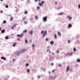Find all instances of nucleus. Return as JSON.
I'll return each mask as SVG.
<instances>
[{
    "label": "nucleus",
    "instance_id": "obj_1",
    "mask_svg": "<svg viewBox=\"0 0 80 80\" xmlns=\"http://www.w3.org/2000/svg\"><path fill=\"white\" fill-rule=\"evenodd\" d=\"M43 33V37H44L45 36V35H47V31H45L44 32L43 31H42L41 32V34H42Z\"/></svg>",
    "mask_w": 80,
    "mask_h": 80
},
{
    "label": "nucleus",
    "instance_id": "obj_2",
    "mask_svg": "<svg viewBox=\"0 0 80 80\" xmlns=\"http://www.w3.org/2000/svg\"><path fill=\"white\" fill-rule=\"evenodd\" d=\"M20 51H17L15 53L16 56H18L20 55Z\"/></svg>",
    "mask_w": 80,
    "mask_h": 80
},
{
    "label": "nucleus",
    "instance_id": "obj_3",
    "mask_svg": "<svg viewBox=\"0 0 80 80\" xmlns=\"http://www.w3.org/2000/svg\"><path fill=\"white\" fill-rule=\"evenodd\" d=\"M47 16L44 17L43 18V21L45 22H46L47 21Z\"/></svg>",
    "mask_w": 80,
    "mask_h": 80
},
{
    "label": "nucleus",
    "instance_id": "obj_4",
    "mask_svg": "<svg viewBox=\"0 0 80 80\" xmlns=\"http://www.w3.org/2000/svg\"><path fill=\"white\" fill-rule=\"evenodd\" d=\"M44 3H45V1H42L41 3H39V5L40 6H42V5H43V4Z\"/></svg>",
    "mask_w": 80,
    "mask_h": 80
},
{
    "label": "nucleus",
    "instance_id": "obj_5",
    "mask_svg": "<svg viewBox=\"0 0 80 80\" xmlns=\"http://www.w3.org/2000/svg\"><path fill=\"white\" fill-rule=\"evenodd\" d=\"M73 54V52H72L71 53H69L68 52L66 54V55H72Z\"/></svg>",
    "mask_w": 80,
    "mask_h": 80
},
{
    "label": "nucleus",
    "instance_id": "obj_6",
    "mask_svg": "<svg viewBox=\"0 0 80 80\" xmlns=\"http://www.w3.org/2000/svg\"><path fill=\"white\" fill-rule=\"evenodd\" d=\"M67 18H68L69 20H71L72 18V17L68 16H67Z\"/></svg>",
    "mask_w": 80,
    "mask_h": 80
},
{
    "label": "nucleus",
    "instance_id": "obj_7",
    "mask_svg": "<svg viewBox=\"0 0 80 80\" xmlns=\"http://www.w3.org/2000/svg\"><path fill=\"white\" fill-rule=\"evenodd\" d=\"M69 67H70L69 66H68L67 67L66 71L67 72H68V70H69Z\"/></svg>",
    "mask_w": 80,
    "mask_h": 80
},
{
    "label": "nucleus",
    "instance_id": "obj_8",
    "mask_svg": "<svg viewBox=\"0 0 80 80\" xmlns=\"http://www.w3.org/2000/svg\"><path fill=\"white\" fill-rule=\"evenodd\" d=\"M17 43L16 42H15L14 43L13 45V47H15V45H16V44H17Z\"/></svg>",
    "mask_w": 80,
    "mask_h": 80
},
{
    "label": "nucleus",
    "instance_id": "obj_9",
    "mask_svg": "<svg viewBox=\"0 0 80 80\" xmlns=\"http://www.w3.org/2000/svg\"><path fill=\"white\" fill-rule=\"evenodd\" d=\"M5 30L4 29L1 30V33H5Z\"/></svg>",
    "mask_w": 80,
    "mask_h": 80
},
{
    "label": "nucleus",
    "instance_id": "obj_10",
    "mask_svg": "<svg viewBox=\"0 0 80 80\" xmlns=\"http://www.w3.org/2000/svg\"><path fill=\"white\" fill-rule=\"evenodd\" d=\"M1 59H2V60H6L5 58H4L3 57H1Z\"/></svg>",
    "mask_w": 80,
    "mask_h": 80
},
{
    "label": "nucleus",
    "instance_id": "obj_11",
    "mask_svg": "<svg viewBox=\"0 0 80 80\" xmlns=\"http://www.w3.org/2000/svg\"><path fill=\"white\" fill-rule=\"evenodd\" d=\"M50 44L51 45H53L54 43V42L53 41H51L50 42Z\"/></svg>",
    "mask_w": 80,
    "mask_h": 80
},
{
    "label": "nucleus",
    "instance_id": "obj_12",
    "mask_svg": "<svg viewBox=\"0 0 80 80\" xmlns=\"http://www.w3.org/2000/svg\"><path fill=\"white\" fill-rule=\"evenodd\" d=\"M72 27V24H69L68 25V27L69 28H70V27Z\"/></svg>",
    "mask_w": 80,
    "mask_h": 80
},
{
    "label": "nucleus",
    "instance_id": "obj_13",
    "mask_svg": "<svg viewBox=\"0 0 80 80\" xmlns=\"http://www.w3.org/2000/svg\"><path fill=\"white\" fill-rule=\"evenodd\" d=\"M5 39H6V40H7V39H8V36H6L5 37Z\"/></svg>",
    "mask_w": 80,
    "mask_h": 80
},
{
    "label": "nucleus",
    "instance_id": "obj_14",
    "mask_svg": "<svg viewBox=\"0 0 80 80\" xmlns=\"http://www.w3.org/2000/svg\"><path fill=\"white\" fill-rule=\"evenodd\" d=\"M13 18L11 17L10 19V20H11V21H12L13 20Z\"/></svg>",
    "mask_w": 80,
    "mask_h": 80
},
{
    "label": "nucleus",
    "instance_id": "obj_15",
    "mask_svg": "<svg viewBox=\"0 0 80 80\" xmlns=\"http://www.w3.org/2000/svg\"><path fill=\"white\" fill-rule=\"evenodd\" d=\"M77 62H80V59H78L77 60Z\"/></svg>",
    "mask_w": 80,
    "mask_h": 80
},
{
    "label": "nucleus",
    "instance_id": "obj_16",
    "mask_svg": "<svg viewBox=\"0 0 80 80\" xmlns=\"http://www.w3.org/2000/svg\"><path fill=\"white\" fill-rule=\"evenodd\" d=\"M63 13L62 12L60 13H59L58 15H63Z\"/></svg>",
    "mask_w": 80,
    "mask_h": 80
},
{
    "label": "nucleus",
    "instance_id": "obj_17",
    "mask_svg": "<svg viewBox=\"0 0 80 80\" xmlns=\"http://www.w3.org/2000/svg\"><path fill=\"white\" fill-rule=\"evenodd\" d=\"M27 32V30H24L23 31V32L24 33H26Z\"/></svg>",
    "mask_w": 80,
    "mask_h": 80
},
{
    "label": "nucleus",
    "instance_id": "obj_18",
    "mask_svg": "<svg viewBox=\"0 0 80 80\" xmlns=\"http://www.w3.org/2000/svg\"><path fill=\"white\" fill-rule=\"evenodd\" d=\"M54 36L55 39H56V38H57V34H55L54 35Z\"/></svg>",
    "mask_w": 80,
    "mask_h": 80
},
{
    "label": "nucleus",
    "instance_id": "obj_19",
    "mask_svg": "<svg viewBox=\"0 0 80 80\" xmlns=\"http://www.w3.org/2000/svg\"><path fill=\"white\" fill-rule=\"evenodd\" d=\"M26 19V17H24L22 18L23 20H25Z\"/></svg>",
    "mask_w": 80,
    "mask_h": 80
},
{
    "label": "nucleus",
    "instance_id": "obj_20",
    "mask_svg": "<svg viewBox=\"0 0 80 80\" xmlns=\"http://www.w3.org/2000/svg\"><path fill=\"white\" fill-rule=\"evenodd\" d=\"M25 42L26 43H28V41L27 39L25 40Z\"/></svg>",
    "mask_w": 80,
    "mask_h": 80
},
{
    "label": "nucleus",
    "instance_id": "obj_21",
    "mask_svg": "<svg viewBox=\"0 0 80 80\" xmlns=\"http://www.w3.org/2000/svg\"><path fill=\"white\" fill-rule=\"evenodd\" d=\"M3 23H6L7 22V21H6L5 20H4L3 21Z\"/></svg>",
    "mask_w": 80,
    "mask_h": 80
},
{
    "label": "nucleus",
    "instance_id": "obj_22",
    "mask_svg": "<svg viewBox=\"0 0 80 80\" xmlns=\"http://www.w3.org/2000/svg\"><path fill=\"white\" fill-rule=\"evenodd\" d=\"M28 13V12H27V11H25V12H24V13H25V14H27Z\"/></svg>",
    "mask_w": 80,
    "mask_h": 80
},
{
    "label": "nucleus",
    "instance_id": "obj_23",
    "mask_svg": "<svg viewBox=\"0 0 80 80\" xmlns=\"http://www.w3.org/2000/svg\"><path fill=\"white\" fill-rule=\"evenodd\" d=\"M32 33H33V31H31L30 32V33L31 35H32Z\"/></svg>",
    "mask_w": 80,
    "mask_h": 80
},
{
    "label": "nucleus",
    "instance_id": "obj_24",
    "mask_svg": "<svg viewBox=\"0 0 80 80\" xmlns=\"http://www.w3.org/2000/svg\"><path fill=\"white\" fill-rule=\"evenodd\" d=\"M35 18H36V19H38V16H35Z\"/></svg>",
    "mask_w": 80,
    "mask_h": 80
},
{
    "label": "nucleus",
    "instance_id": "obj_25",
    "mask_svg": "<svg viewBox=\"0 0 80 80\" xmlns=\"http://www.w3.org/2000/svg\"><path fill=\"white\" fill-rule=\"evenodd\" d=\"M58 35L60 36V32H58Z\"/></svg>",
    "mask_w": 80,
    "mask_h": 80
},
{
    "label": "nucleus",
    "instance_id": "obj_26",
    "mask_svg": "<svg viewBox=\"0 0 80 80\" xmlns=\"http://www.w3.org/2000/svg\"><path fill=\"white\" fill-rule=\"evenodd\" d=\"M12 60H13V62H15V60H16V59H15L14 58L12 59Z\"/></svg>",
    "mask_w": 80,
    "mask_h": 80
},
{
    "label": "nucleus",
    "instance_id": "obj_27",
    "mask_svg": "<svg viewBox=\"0 0 80 80\" xmlns=\"http://www.w3.org/2000/svg\"><path fill=\"white\" fill-rule=\"evenodd\" d=\"M23 35V33H22V34L20 35V37H22Z\"/></svg>",
    "mask_w": 80,
    "mask_h": 80
},
{
    "label": "nucleus",
    "instance_id": "obj_28",
    "mask_svg": "<svg viewBox=\"0 0 80 80\" xmlns=\"http://www.w3.org/2000/svg\"><path fill=\"white\" fill-rule=\"evenodd\" d=\"M5 7H6V8H8V5H6V6H5Z\"/></svg>",
    "mask_w": 80,
    "mask_h": 80
},
{
    "label": "nucleus",
    "instance_id": "obj_29",
    "mask_svg": "<svg viewBox=\"0 0 80 80\" xmlns=\"http://www.w3.org/2000/svg\"><path fill=\"white\" fill-rule=\"evenodd\" d=\"M27 72L28 73V72H30V69H28L27 71Z\"/></svg>",
    "mask_w": 80,
    "mask_h": 80
},
{
    "label": "nucleus",
    "instance_id": "obj_30",
    "mask_svg": "<svg viewBox=\"0 0 80 80\" xmlns=\"http://www.w3.org/2000/svg\"><path fill=\"white\" fill-rule=\"evenodd\" d=\"M32 47V48H34L35 46L34 44H33Z\"/></svg>",
    "mask_w": 80,
    "mask_h": 80
},
{
    "label": "nucleus",
    "instance_id": "obj_31",
    "mask_svg": "<svg viewBox=\"0 0 80 80\" xmlns=\"http://www.w3.org/2000/svg\"><path fill=\"white\" fill-rule=\"evenodd\" d=\"M17 25V24H15V25H13V27H15Z\"/></svg>",
    "mask_w": 80,
    "mask_h": 80
},
{
    "label": "nucleus",
    "instance_id": "obj_32",
    "mask_svg": "<svg viewBox=\"0 0 80 80\" xmlns=\"http://www.w3.org/2000/svg\"><path fill=\"white\" fill-rule=\"evenodd\" d=\"M48 38H46V41H48Z\"/></svg>",
    "mask_w": 80,
    "mask_h": 80
},
{
    "label": "nucleus",
    "instance_id": "obj_33",
    "mask_svg": "<svg viewBox=\"0 0 80 80\" xmlns=\"http://www.w3.org/2000/svg\"><path fill=\"white\" fill-rule=\"evenodd\" d=\"M17 36L18 37L20 36V35L19 34H18V35H17Z\"/></svg>",
    "mask_w": 80,
    "mask_h": 80
},
{
    "label": "nucleus",
    "instance_id": "obj_34",
    "mask_svg": "<svg viewBox=\"0 0 80 80\" xmlns=\"http://www.w3.org/2000/svg\"><path fill=\"white\" fill-rule=\"evenodd\" d=\"M25 24H27V21H25L24 22Z\"/></svg>",
    "mask_w": 80,
    "mask_h": 80
},
{
    "label": "nucleus",
    "instance_id": "obj_35",
    "mask_svg": "<svg viewBox=\"0 0 80 80\" xmlns=\"http://www.w3.org/2000/svg\"><path fill=\"white\" fill-rule=\"evenodd\" d=\"M73 50H74V51H76V50L75 48H73Z\"/></svg>",
    "mask_w": 80,
    "mask_h": 80
},
{
    "label": "nucleus",
    "instance_id": "obj_36",
    "mask_svg": "<svg viewBox=\"0 0 80 80\" xmlns=\"http://www.w3.org/2000/svg\"><path fill=\"white\" fill-rule=\"evenodd\" d=\"M33 18H31L30 19V20H33Z\"/></svg>",
    "mask_w": 80,
    "mask_h": 80
},
{
    "label": "nucleus",
    "instance_id": "obj_37",
    "mask_svg": "<svg viewBox=\"0 0 80 80\" xmlns=\"http://www.w3.org/2000/svg\"><path fill=\"white\" fill-rule=\"evenodd\" d=\"M51 65H52V66H53V63H52Z\"/></svg>",
    "mask_w": 80,
    "mask_h": 80
},
{
    "label": "nucleus",
    "instance_id": "obj_38",
    "mask_svg": "<svg viewBox=\"0 0 80 80\" xmlns=\"http://www.w3.org/2000/svg\"><path fill=\"white\" fill-rule=\"evenodd\" d=\"M55 72V70H53L52 71V73H54V72Z\"/></svg>",
    "mask_w": 80,
    "mask_h": 80
},
{
    "label": "nucleus",
    "instance_id": "obj_39",
    "mask_svg": "<svg viewBox=\"0 0 80 80\" xmlns=\"http://www.w3.org/2000/svg\"><path fill=\"white\" fill-rule=\"evenodd\" d=\"M78 8H80V5H78Z\"/></svg>",
    "mask_w": 80,
    "mask_h": 80
},
{
    "label": "nucleus",
    "instance_id": "obj_40",
    "mask_svg": "<svg viewBox=\"0 0 80 80\" xmlns=\"http://www.w3.org/2000/svg\"><path fill=\"white\" fill-rule=\"evenodd\" d=\"M37 8H38V9H40V8L39 7H37Z\"/></svg>",
    "mask_w": 80,
    "mask_h": 80
},
{
    "label": "nucleus",
    "instance_id": "obj_41",
    "mask_svg": "<svg viewBox=\"0 0 80 80\" xmlns=\"http://www.w3.org/2000/svg\"><path fill=\"white\" fill-rule=\"evenodd\" d=\"M57 53H59V51L58 50L57 52Z\"/></svg>",
    "mask_w": 80,
    "mask_h": 80
},
{
    "label": "nucleus",
    "instance_id": "obj_42",
    "mask_svg": "<svg viewBox=\"0 0 80 80\" xmlns=\"http://www.w3.org/2000/svg\"><path fill=\"white\" fill-rule=\"evenodd\" d=\"M59 67H61L62 66V65H61V64H59Z\"/></svg>",
    "mask_w": 80,
    "mask_h": 80
},
{
    "label": "nucleus",
    "instance_id": "obj_43",
    "mask_svg": "<svg viewBox=\"0 0 80 80\" xmlns=\"http://www.w3.org/2000/svg\"><path fill=\"white\" fill-rule=\"evenodd\" d=\"M38 78H40V76H38Z\"/></svg>",
    "mask_w": 80,
    "mask_h": 80
},
{
    "label": "nucleus",
    "instance_id": "obj_44",
    "mask_svg": "<svg viewBox=\"0 0 80 80\" xmlns=\"http://www.w3.org/2000/svg\"><path fill=\"white\" fill-rule=\"evenodd\" d=\"M68 42L69 43H70V41L69 40H68Z\"/></svg>",
    "mask_w": 80,
    "mask_h": 80
},
{
    "label": "nucleus",
    "instance_id": "obj_45",
    "mask_svg": "<svg viewBox=\"0 0 80 80\" xmlns=\"http://www.w3.org/2000/svg\"><path fill=\"white\" fill-rule=\"evenodd\" d=\"M13 26L12 27V30H13Z\"/></svg>",
    "mask_w": 80,
    "mask_h": 80
},
{
    "label": "nucleus",
    "instance_id": "obj_46",
    "mask_svg": "<svg viewBox=\"0 0 80 80\" xmlns=\"http://www.w3.org/2000/svg\"><path fill=\"white\" fill-rule=\"evenodd\" d=\"M29 2H30V0H28V3H29Z\"/></svg>",
    "mask_w": 80,
    "mask_h": 80
},
{
    "label": "nucleus",
    "instance_id": "obj_47",
    "mask_svg": "<svg viewBox=\"0 0 80 80\" xmlns=\"http://www.w3.org/2000/svg\"><path fill=\"white\" fill-rule=\"evenodd\" d=\"M55 3L56 5H57V2H56Z\"/></svg>",
    "mask_w": 80,
    "mask_h": 80
},
{
    "label": "nucleus",
    "instance_id": "obj_48",
    "mask_svg": "<svg viewBox=\"0 0 80 80\" xmlns=\"http://www.w3.org/2000/svg\"><path fill=\"white\" fill-rule=\"evenodd\" d=\"M18 41H20V39H19V38H18Z\"/></svg>",
    "mask_w": 80,
    "mask_h": 80
},
{
    "label": "nucleus",
    "instance_id": "obj_49",
    "mask_svg": "<svg viewBox=\"0 0 80 80\" xmlns=\"http://www.w3.org/2000/svg\"><path fill=\"white\" fill-rule=\"evenodd\" d=\"M28 66V64H27L26 65V66Z\"/></svg>",
    "mask_w": 80,
    "mask_h": 80
},
{
    "label": "nucleus",
    "instance_id": "obj_50",
    "mask_svg": "<svg viewBox=\"0 0 80 80\" xmlns=\"http://www.w3.org/2000/svg\"><path fill=\"white\" fill-rule=\"evenodd\" d=\"M49 49H48V50H47V52H48V51H49Z\"/></svg>",
    "mask_w": 80,
    "mask_h": 80
},
{
    "label": "nucleus",
    "instance_id": "obj_51",
    "mask_svg": "<svg viewBox=\"0 0 80 80\" xmlns=\"http://www.w3.org/2000/svg\"><path fill=\"white\" fill-rule=\"evenodd\" d=\"M47 48H50V46H48L47 47Z\"/></svg>",
    "mask_w": 80,
    "mask_h": 80
},
{
    "label": "nucleus",
    "instance_id": "obj_52",
    "mask_svg": "<svg viewBox=\"0 0 80 80\" xmlns=\"http://www.w3.org/2000/svg\"><path fill=\"white\" fill-rule=\"evenodd\" d=\"M1 13H3V11H1Z\"/></svg>",
    "mask_w": 80,
    "mask_h": 80
},
{
    "label": "nucleus",
    "instance_id": "obj_53",
    "mask_svg": "<svg viewBox=\"0 0 80 80\" xmlns=\"http://www.w3.org/2000/svg\"><path fill=\"white\" fill-rule=\"evenodd\" d=\"M52 55H54V53L52 52Z\"/></svg>",
    "mask_w": 80,
    "mask_h": 80
},
{
    "label": "nucleus",
    "instance_id": "obj_54",
    "mask_svg": "<svg viewBox=\"0 0 80 80\" xmlns=\"http://www.w3.org/2000/svg\"><path fill=\"white\" fill-rule=\"evenodd\" d=\"M1 30H2V28L1 27H0V31Z\"/></svg>",
    "mask_w": 80,
    "mask_h": 80
},
{
    "label": "nucleus",
    "instance_id": "obj_55",
    "mask_svg": "<svg viewBox=\"0 0 80 80\" xmlns=\"http://www.w3.org/2000/svg\"><path fill=\"white\" fill-rule=\"evenodd\" d=\"M37 0H35V2H37Z\"/></svg>",
    "mask_w": 80,
    "mask_h": 80
},
{
    "label": "nucleus",
    "instance_id": "obj_56",
    "mask_svg": "<svg viewBox=\"0 0 80 80\" xmlns=\"http://www.w3.org/2000/svg\"><path fill=\"white\" fill-rule=\"evenodd\" d=\"M49 53H51V51H49Z\"/></svg>",
    "mask_w": 80,
    "mask_h": 80
},
{
    "label": "nucleus",
    "instance_id": "obj_57",
    "mask_svg": "<svg viewBox=\"0 0 80 80\" xmlns=\"http://www.w3.org/2000/svg\"><path fill=\"white\" fill-rule=\"evenodd\" d=\"M1 1H3V0H0Z\"/></svg>",
    "mask_w": 80,
    "mask_h": 80
},
{
    "label": "nucleus",
    "instance_id": "obj_58",
    "mask_svg": "<svg viewBox=\"0 0 80 80\" xmlns=\"http://www.w3.org/2000/svg\"><path fill=\"white\" fill-rule=\"evenodd\" d=\"M24 0H22V1H23Z\"/></svg>",
    "mask_w": 80,
    "mask_h": 80
},
{
    "label": "nucleus",
    "instance_id": "obj_59",
    "mask_svg": "<svg viewBox=\"0 0 80 80\" xmlns=\"http://www.w3.org/2000/svg\"><path fill=\"white\" fill-rule=\"evenodd\" d=\"M51 58H50V60H51Z\"/></svg>",
    "mask_w": 80,
    "mask_h": 80
},
{
    "label": "nucleus",
    "instance_id": "obj_60",
    "mask_svg": "<svg viewBox=\"0 0 80 80\" xmlns=\"http://www.w3.org/2000/svg\"><path fill=\"white\" fill-rule=\"evenodd\" d=\"M41 0H39V1H40Z\"/></svg>",
    "mask_w": 80,
    "mask_h": 80
},
{
    "label": "nucleus",
    "instance_id": "obj_61",
    "mask_svg": "<svg viewBox=\"0 0 80 80\" xmlns=\"http://www.w3.org/2000/svg\"><path fill=\"white\" fill-rule=\"evenodd\" d=\"M49 73H50V72H49Z\"/></svg>",
    "mask_w": 80,
    "mask_h": 80
},
{
    "label": "nucleus",
    "instance_id": "obj_62",
    "mask_svg": "<svg viewBox=\"0 0 80 80\" xmlns=\"http://www.w3.org/2000/svg\"><path fill=\"white\" fill-rule=\"evenodd\" d=\"M1 80V79H0V80Z\"/></svg>",
    "mask_w": 80,
    "mask_h": 80
},
{
    "label": "nucleus",
    "instance_id": "obj_63",
    "mask_svg": "<svg viewBox=\"0 0 80 80\" xmlns=\"http://www.w3.org/2000/svg\"><path fill=\"white\" fill-rule=\"evenodd\" d=\"M30 42H31V41H30Z\"/></svg>",
    "mask_w": 80,
    "mask_h": 80
}]
</instances>
